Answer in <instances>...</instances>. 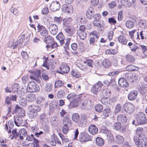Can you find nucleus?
<instances>
[{
  "instance_id": "25",
  "label": "nucleus",
  "mask_w": 147,
  "mask_h": 147,
  "mask_svg": "<svg viewBox=\"0 0 147 147\" xmlns=\"http://www.w3.org/2000/svg\"><path fill=\"white\" fill-rule=\"evenodd\" d=\"M26 99L29 102H32L36 100V97L34 94L30 93L27 95Z\"/></svg>"
},
{
  "instance_id": "35",
  "label": "nucleus",
  "mask_w": 147,
  "mask_h": 147,
  "mask_svg": "<svg viewBox=\"0 0 147 147\" xmlns=\"http://www.w3.org/2000/svg\"><path fill=\"white\" fill-rule=\"evenodd\" d=\"M124 140V138L122 136L120 135L116 136L115 142L117 144H121L123 142Z\"/></svg>"
},
{
  "instance_id": "3",
  "label": "nucleus",
  "mask_w": 147,
  "mask_h": 147,
  "mask_svg": "<svg viewBox=\"0 0 147 147\" xmlns=\"http://www.w3.org/2000/svg\"><path fill=\"white\" fill-rule=\"evenodd\" d=\"M85 27L84 25H81L77 30V34L80 39L82 40H85L87 37V33L85 30Z\"/></svg>"
},
{
  "instance_id": "59",
  "label": "nucleus",
  "mask_w": 147,
  "mask_h": 147,
  "mask_svg": "<svg viewBox=\"0 0 147 147\" xmlns=\"http://www.w3.org/2000/svg\"><path fill=\"white\" fill-rule=\"evenodd\" d=\"M121 106L119 104H117L115 106L114 110V113L115 114L118 113L120 111Z\"/></svg>"
},
{
  "instance_id": "48",
  "label": "nucleus",
  "mask_w": 147,
  "mask_h": 147,
  "mask_svg": "<svg viewBox=\"0 0 147 147\" xmlns=\"http://www.w3.org/2000/svg\"><path fill=\"white\" fill-rule=\"evenodd\" d=\"M64 83L62 81L58 80L55 82V88H59L63 86Z\"/></svg>"
},
{
  "instance_id": "53",
  "label": "nucleus",
  "mask_w": 147,
  "mask_h": 147,
  "mask_svg": "<svg viewBox=\"0 0 147 147\" xmlns=\"http://www.w3.org/2000/svg\"><path fill=\"white\" fill-rule=\"evenodd\" d=\"M18 84H14L11 87L12 92L13 93L17 92L18 91Z\"/></svg>"
},
{
  "instance_id": "12",
  "label": "nucleus",
  "mask_w": 147,
  "mask_h": 147,
  "mask_svg": "<svg viewBox=\"0 0 147 147\" xmlns=\"http://www.w3.org/2000/svg\"><path fill=\"white\" fill-rule=\"evenodd\" d=\"M60 4L59 2L55 1L52 2L50 6L51 10L53 11H55L60 9Z\"/></svg>"
},
{
  "instance_id": "8",
  "label": "nucleus",
  "mask_w": 147,
  "mask_h": 147,
  "mask_svg": "<svg viewBox=\"0 0 147 147\" xmlns=\"http://www.w3.org/2000/svg\"><path fill=\"white\" fill-rule=\"evenodd\" d=\"M37 28L38 32L41 36H46L47 35L48 31L44 26L38 24Z\"/></svg>"
},
{
  "instance_id": "60",
  "label": "nucleus",
  "mask_w": 147,
  "mask_h": 147,
  "mask_svg": "<svg viewBox=\"0 0 147 147\" xmlns=\"http://www.w3.org/2000/svg\"><path fill=\"white\" fill-rule=\"evenodd\" d=\"M121 124L119 122H117L113 125V128L116 130H119L121 127Z\"/></svg>"
},
{
  "instance_id": "33",
  "label": "nucleus",
  "mask_w": 147,
  "mask_h": 147,
  "mask_svg": "<svg viewBox=\"0 0 147 147\" xmlns=\"http://www.w3.org/2000/svg\"><path fill=\"white\" fill-rule=\"evenodd\" d=\"M126 69L129 71H137L139 69V67L132 65H130L126 67Z\"/></svg>"
},
{
  "instance_id": "26",
  "label": "nucleus",
  "mask_w": 147,
  "mask_h": 147,
  "mask_svg": "<svg viewBox=\"0 0 147 147\" xmlns=\"http://www.w3.org/2000/svg\"><path fill=\"white\" fill-rule=\"evenodd\" d=\"M14 112L16 114L21 116L24 114V111L18 105H16Z\"/></svg>"
},
{
  "instance_id": "42",
  "label": "nucleus",
  "mask_w": 147,
  "mask_h": 147,
  "mask_svg": "<svg viewBox=\"0 0 147 147\" xmlns=\"http://www.w3.org/2000/svg\"><path fill=\"white\" fill-rule=\"evenodd\" d=\"M53 38L51 36H47L45 39V42L47 44H51L53 42Z\"/></svg>"
},
{
  "instance_id": "64",
  "label": "nucleus",
  "mask_w": 147,
  "mask_h": 147,
  "mask_svg": "<svg viewBox=\"0 0 147 147\" xmlns=\"http://www.w3.org/2000/svg\"><path fill=\"white\" fill-rule=\"evenodd\" d=\"M93 61L90 59H87L84 61V63H87V65L90 67H92L93 66Z\"/></svg>"
},
{
  "instance_id": "18",
  "label": "nucleus",
  "mask_w": 147,
  "mask_h": 147,
  "mask_svg": "<svg viewBox=\"0 0 147 147\" xmlns=\"http://www.w3.org/2000/svg\"><path fill=\"white\" fill-rule=\"evenodd\" d=\"M95 13L94 9L92 7L88 8L86 13V16L89 19H92Z\"/></svg>"
},
{
  "instance_id": "11",
  "label": "nucleus",
  "mask_w": 147,
  "mask_h": 147,
  "mask_svg": "<svg viewBox=\"0 0 147 147\" xmlns=\"http://www.w3.org/2000/svg\"><path fill=\"white\" fill-rule=\"evenodd\" d=\"M113 98H109L104 97L101 99L100 102L104 105L109 106L111 105L112 102L115 101V100H113Z\"/></svg>"
},
{
  "instance_id": "7",
  "label": "nucleus",
  "mask_w": 147,
  "mask_h": 147,
  "mask_svg": "<svg viewBox=\"0 0 147 147\" xmlns=\"http://www.w3.org/2000/svg\"><path fill=\"white\" fill-rule=\"evenodd\" d=\"M103 85L102 82L99 81L91 89L92 92L95 94H97L98 92L101 89V88Z\"/></svg>"
},
{
  "instance_id": "30",
  "label": "nucleus",
  "mask_w": 147,
  "mask_h": 147,
  "mask_svg": "<svg viewBox=\"0 0 147 147\" xmlns=\"http://www.w3.org/2000/svg\"><path fill=\"white\" fill-rule=\"evenodd\" d=\"M118 40L121 44L125 45L126 44L127 40L126 38L124 36L121 35L119 36L118 37Z\"/></svg>"
},
{
  "instance_id": "57",
  "label": "nucleus",
  "mask_w": 147,
  "mask_h": 147,
  "mask_svg": "<svg viewBox=\"0 0 147 147\" xmlns=\"http://www.w3.org/2000/svg\"><path fill=\"white\" fill-rule=\"evenodd\" d=\"M50 121L53 127H56L58 124V120L55 118H52Z\"/></svg>"
},
{
  "instance_id": "47",
  "label": "nucleus",
  "mask_w": 147,
  "mask_h": 147,
  "mask_svg": "<svg viewBox=\"0 0 147 147\" xmlns=\"http://www.w3.org/2000/svg\"><path fill=\"white\" fill-rule=\"evenodd\" d=\"M62 131L63 133L65 134H67L69 130V127L67 125H62Z\"/></svg>"
},
{
  "instance_id": "55",
  "label": "nucleus",
  "mask_w": 147,
  "mask_h": 147,
  "mask_svg": "<svg viewBox=\"0 0 147 147\" xmlns=\"http://www.w3.org/2000/svg\"><path fill=\"white\" fill-rule=\"evenodd\" d=\"M8 125L9 130L8 132V133H10L11 132V129L13 128L14 125L13 121L11 120H9L8 122Z\"/></svg>"
},
{
  "instance_id": "2",
  "label": "nucleus",
  "mask_w": 147,
  "mask_h": 147,
  "mask_svg": "<svg viewBox=\"0 0 147 147\" xmlns=\"http://www.w3.org/2000/svg\"><path fill=\"white\" fill-rule=\"evenodd\" d=\"M136 119V122L138 124L141 125L147 123V121L146 115L142 112H140L137 114Z\"/></svg>"
},
{
  "instance_id": "1",
  "label": "nucleus",
  "mask_w": 147,
  "mask_h": 147,
  "mask_svg": "<svg viewBox=\"0 0 147 147\" xmlns=\"http://www.w3.org/2000/svg\"><path fill=\"white\" fill-rule=\"evenodd\" d=\"M40 90L39 85L35 81H32L28 83L26 91L27 92H38Z\"/></svg>"
},
{
  "instance_id": "16",
  "label": "nucleus",
  "mask_w": 147,
  "mask_h": 147,
  "mask_svg": "<svg viewBox=\"0 0 147 147\" xmlns=\"http://www.w3.org/2000/svg\"><path fill=\"white\" fill-rule=\"evenodd\" d=\"M138 92L136 90L131 91L128 94V98L129 100H135L138 95Z\"/></svg>"
},
{
  "instance_id": "62",
  "label": "nucleus",
  "mask_w": 147,
  "mask_h": 147,
  "mask_svg": "<svg viewBox=\"0 0 147 147\" xmlns=\"http://www.w3.org/2000/svg\"><path fill=\"white\" fill-rule=\"evenodd\" d=\"M140 46L144 54L147 56V47L141 45H140Z\"/></svg>"
},
{
  "instance_id": "27",
  "label": "nucleus",
  "mask_w": 147,
  "mask_h": 147,
  "mask_svg": "<svg viewBox=\"0 0 147 147\" xmlns=\"http://www.w3.org/2000/svg\"><path fill=\"white\" fill-rule=\"evenodd\" d=\"M117 120L118 121L122 123H125L127 122V119L125 115L120 114L118 115L117 117Z\"/></svg>"
},
{
  "instance_id": "44",
  "label": "nucleus",
  "mask_w": 147,
  "mask_h": 147,
  "mask_svg": "<svg viewBox=\"0 0 147 147\" xmlns=\"http://www.w3.org/2000/svg\"><path fill=\"white\" fill-rule=\"evenodd\" d=\"M139 24L142 27L146 28H147V21L145 20L141 19L139 22Z\"/></svg>"
},
{
  "instance_id": "15",
  "label": "nucleus",
  "mask_w": 147,
  "mask_h": 147,
  "mask_svg": "<svg viewBox=\"0 0 147 147\" xmlns=\"http://www.w3.org/2000/svg\"><path fill=\"white\" fill-rule=\"evenodd\" d=\"M31 130L33 133V134L37 137H39L40 136L43 134V132L41 131H39L38 127L36 126H32L31 127Z\"/></svg>"
},
{
  "instance_id": "39",
  "label": "nucleus",
  "mask_w": 147,
  "mask_h": 147,
  "mask_svg": "<svg viewBox=\"0 0 147 147\" xmlns=\"http://www.w3.org/2000/svg\"><path fill=\"white\" fill-rule=\"evenodd\" d=\"M125 26L127 28L131 29L133 27L134 24L133 21L129 20L126 22Z\"/></svg>"
},
{
  "instance_id": "31",
  "label": "nucleus",
  "mask_w": 147,
  "mask_h": 147,
  "mask_svg": "<svg viewBox=\"0 0 147 147\" xmlns=\"http://www.w3.org/2000/svg\"><path fill=\"white\" fill-rule=\"evenodd\" d=\"M62 122V125H65L69 126L71 123V121L70 118L67 117H65L64 118Z\"/></svg>"
},
{
  "instance_id": "14",
  "label": "nucleus",
  "mask_w": 147,
  "mask_h": 147,
  "mask_svg": "<svg viewBox=\"0 0 147 147\" xmlns=\"http://www.w3.org/2000/svg\"><path fill=\"white\" fill-rule=\"evenodd\" d=\"M48 28L51 33L54 35L56 34L58 30L57 26L55 24L49 25Z\"/></svg>"
},
{
  "instance_id": "4",
  "label": "nucleus",
  "mask_w": 147,
  "mask_h": 147,
  "mask_svg": "<svg viewBox=\"0 0 147 147\" xmlns=\"http://www.w3.org/2000/svg\"><path fill=\"white\" fill-rule=\"evenodd\" d=\"M124 109L125 112L130 114L133 113L135 110L134 105L130 103H127L124 105Z\"/></svg>"
},
{
  "instance_id": "46",
  "label": "nucleus",
  "mask_w": 147,
  "mask_h": 147,
  "mask_svg": "<svg viewBox=\"0 0 147 147\" xmlns=\"http://www.w3.org/2000/svg\"><path fill=\"white\" fill-rule=\"evenodd\" d=\"M72 18L70 17L64 19L63 20V24L65 26H67V25H68L70 24L72 21Z\"/></svg>"
},
{
  "instance_id": "13",
  "label": "nucleus",
  "mask_w": 147,
  "mask_h": 147,
  "mask_svg": "<svg viewBox=\"0 0 147 147\" xmlns=\"http://www.w3.org/2000/svg\"><path fill=\"white\" fill-rule=\"evenodd\" d=\"M143 129L142 127H138L136 130V134L140 138H144L145 140L147 141V136L143 133Z\"/></svg>"
},
{
  "instance_id": "38",
  "label": "nucleus",
  "mask_w": 147,
  "mask_h": 147,
  "mask_svg": "<svg viewBox=\"0 0 147 147\" xmlns=\"http://www.w3.org/2000/svg\"><path fill=\"white\" fill-rule=\"evenodd\" d=\"M65 40H66V42L63 47L65 49V51L67 52V51L69 49V44L71 39L69 38L65 39Z\"/></svg>"
},
{
  "instance_id": "6",
  "label": "nucleus",
  "mask_w": 147,
  "mask_h": 147,
  "mask_svg": "<svg viewBox=\"0 0 147 147\" xmlns=\"http://www.w3.org/2000/svg\"><path fill=\"white\" fill-rule=\"evenodd\" d=\"M70 70L69 67L66 63H63L60 65L59 67V71L57 72L61 74H66L68 73Z\"/></svg>"
},
{
  "instance_id": "54",
  "label": "nucleus",
  "mask_w": 147,
  "mask_h": 147,
  "mask_svg": "<svg viewBox=\"0 0 147 147\" xmlns=\"http://www.w3.org/2000/svg\"><path fill=\"white\" fill-rule=\"evenodd\" d=\"M90 102V101L89 100H84L81 106V108L82 109H84L86 107V106H87L89 104Z\"/></svg>"
},
{
  "instance_id": "5",
  "label": "nucleus",
  "mask_w": 147,
  "mask_h": 147,
  "mask_svg": "<svg viewBox=\"0 0 147 147\" xmlns=\"http://www.w3.org/2000/svg\"><path fill=\"white\" fill-rule=\"evenodd\" d=\"M40 70H34V74L30 76V78L39 83L41 82V78L40 76Z\"/></svg>"
},
{
  "instance_id": "36",
  "label": "nucleus",
  "mask_w": 147,
  "mask_h": 147,
  "mask_svg": "<svg viewBox=\"0 0 147 147\" xmlns=\"http://www.w3.org/2000/svg\"><path fill=\"white\" fill-rule=\"evenodd\" d=\"M53 86L51 83H48L46 84L45 86V91L48 92L51 91L53 90Z\"/></svg>"
},
{
  "instance_id": "61",
  "label": "nucleus",
  "mask_w": 147,
  "mask_h": 147,
  "mask_svg": "<svg viewBox=\"0 0 147 147\" xmlns=\"http://www.w3.org/2000/svg\"><path fill=\"white\" fill-rule=\"evenodd\" d=\"M45 99L44 97L41 96L38 97L36 100V102L38 104H40L41 103L44 102Z\"/></svg>"
},
{
  "instance_id": "41",
  "label": "nucleus",
  "mask_w": 147,
  "mask_h": 147,
  "mask_svg": "<svg viewBox=\"0 0 147 147\" xmlns=\"http://www.w3.org/2000/svg\"><path fill=\"white\" fill-rule=\"evenodd\" d=\"M102 64L103 66L105 68H108L111 65V63L109 60L107 59H105L103 61Z\"/></svg>"
},
{
  "instance_id": "21",
  "label": "nucleus",
  "mask_w": 147,
  "mask_h": 147,
  "mask_svg": "<svg viewBox=\"0 0 147 147\" xmlns=\"http://www.w3.org/2000/svg\"><path fill=\"white\" fill-rule=\"evenodd\" d=\"M56 38L59 42L61 45H62L65 42V37L63 33L61 32L56 36Z\"/></svg>"
},
{
  "instance_id": "19",
  "label": "nucleus",
  "mask_w": 147,
  "mask_h": 147,
  "mask_svg": "<svg viewBox=\"0 0 147 147\" xmlns=\"http://www.w3.org/2000/svg\"><path fill=\"white\" fill-rule=\"evenodd\" d=\"M14 121L16 125L19 126L20 125L22 126L24 124V121L22 117L17 116L16 117H14Z\"/></svg>"
},
{
  "instance_id": "23",
  "label": "nucleus",
  "mask_w": 147,
  "mask_h": 147,
  "mask_svg": "<svg viewBox=\"0 0 147 147\" xmlns=\"http://www.w3.org/2000/svg\"><path fill=\"white\" fill-rule=\"evenodd\" d=\"M63 9L65 12L71 14L73 12V7L72 6L64 4L63 5Z\"/></svg>"
},
{
  "instance_id": "45",
  "label": "nucleus",
  "mask_w": 147,
  "mask_h": 147,
  "mask_svg": "<svg viewBox=\"0 0 147 147\" xmlns=\"http://www.w3.org/2000/svg\"><path fill=\"white\" fill-rule=\"evenodd\" d=\"M56 138H55L54 136H52L49 140V142L52 145L55 146L56 145Z\"/></svg>"
},
{
  "instance_id": "51",
  "label": "nucleus",
  "mask_w": 147,
  "mask_h": 147,
  "mask_svg": "<svg viewBox=\"0 0 147 147\" xmlns=\"http://www.w3.org/2000/svg\"><path fill=\"white\" fill-rule=\"evenodd\" d=\"M103 94L104 96L107 97H109L111 94V91L110 89L107 88L103 91Z\"/></svg>"
},
{
  "instance_id": "17",
  "label": "nucleus",
  "mask_w": 147,
  "mask_h": 147,
  "mask_svg": "<svg viewBox=\"0 0 147 147\" xmlns=\"http://www.w3.org/2000/svg\"><path fill=\"white\" fill-rule=\"evenodd\" d=\"M118 84L121 87L124 88L127 87L129 85L127 80L124 78H121L119 80Z\"/></svg>"
},
{
  "instance_id": "52",
  "label": "nucleus",
  "mask_w": 147,
  "mask_h": 147,
  "mask_svg": "<svg viewBox=\"0 0 147 147\" xmlns=\"http://www.w3.org/2000/svg\"><path fill=\"white\" fill-rule=\"evenodd\" d=\"M54 20L55 23L57 24H60L61 23L63 20L61 17H57L55 16L54 18Z\"/></svg>"
},
{
  "instance_id": "40",
  "label": "nucleus",
  "mask_w": 147,
  "mask_h": 147,
  "mask_svg": "<svg viewBox=\"0 0 147 147\" xmlns=\"http://www.w3.org/2000/svg\"><path fill=\"white\" fill-rule=\"evenodd\" d=\"M126 59L127 61L131 63L134 62L135 60L133 55L129 54L126 55Z\"/></svg>"
},
{
  "instance_id": "43",
  "label": "nucleus",
  "mask_w": 147,
  "mask_h": 147,
  "mask_svg": "<svg viewBox=\"0 0 147 147\" xmlns=\"http://www.w3.org/2000/svg\"><path fill=\"white\" fill-rule=\"evenodd\" d=\"M71 74L73 76L77 78H78L80 76V73L77 70L75 69L72 70Z\"/></svg>"
},
{
  "instance_id": "28",
  "label": "nucleus",
  "mask_w": 147,
  "mask_h": 147,
  "mask_svg": "<svg viewBox=\"0 0 147 147\" xmlns=\"http://www.w3.org/2000/svg\"><path fill=\"white\" fill-rule=\"evenodd\" d=\"M19 139L21 140H24V137L27 136V134L26 129L25 128H22L20 130Z\"/></svg>"
},
{
  "instance_id": "56",
  "label": "nucleus",
  "mask_w": 147,
  "mask_h": 147,
  "mask_svg": "<svg viewBox=\"0 0 147 147\" xmlns=\"http://www.w3.org/2000/svg\"><path fill=\"white\" fill-rule=\"evenodd\" d=\"M109 140L113 141L114 139L113 136L110 131H109L106 134Z\"/></svg>"
},
{
  "instance_id": "63",
  "label": "nucleus",
  "mask_w": 147,
  "mask_h": 147,
  "mask_svg": "<svg viewBox=\"0 0 147 147\" xmlns=\"http://www.w3.org/2000/svg\"><path fill=\"white\" fill-rule=\"evenodd\" d=\"M5 103L7 105H11V100L10 98L8 96H7L5 98Z\"/></svg>"
},
{
  "instance_id": "58",
  "label": "nucleus",
  "mask_w": 147,
  "mask_h": 147,
  "mask_svg": "<svg viewBox=\"0 0 147 147\" xmlns=\"http://www.w3.org/2000/svg\"><path fill=\"white\" fill-rule=\"evenodd\" d=\"M12 135H13L15 139H17L19 137H20V133L17 132V129H14L12 131Z\"/></svg>"
},
{
  "instance_id": "49",
  "label": "nucleus",
  "mask_w": 147,
  "mask_h": 147,
  "mask_svg": "<svg viewBox=\"0 0 147 147\" xmlns=\"http://www.w3.org/2000/svg\"><path fill=\"white\" fill-rule=\"evenodd\" d=\"M103 115L105 117H108L111 113V109L107 108L105 109L103 111Z\"/></svg>"
},
{
  "instance_id": "9",
  "label": "nucleus",
  "mask_w": 147,
  "mask_h": 147,
  "mask_svg": "<svg viewBox=\"0 0 147 147\" xmlns=\"http://www.w3.org/2000/svg\"><path fill=\"white\" fill-rule=\"evenodd\" d=\"M91 137L87 134L85 133H81L80 136V139L81 142H86L91 140Z\"/></svg>"
},
{
  "instance_id": "34",
  "label": "nucleus",
  "mask_w": 147,
  "mask_h": 147,
  "mask_svg": "<svg viewBox=\"0 0 147 147\" xmlns=\"http://www.w3.org/2000/svg\"><path fill=\"white\" fill-rule=\"evenodd\" d=\"M72 119L73 121L77 123L80 122V117L78 113L74 114L72 116Z\"/></svg>"
},
{
  "instance_id": "24",
  "label": "nucleus",
  "mask_w": 147,
  "mask_h": 147,
  "mask_svg": "<svg viewBox=\"0 0 147 147\" xmlns=\"http://www.w3.org/2000/svg\"><path fill=\"white\" fill-rule=\"evenodd\" d=\"M89 132L92 134L94 135L97 133L98 129L97 127L94 125H90L89 127Z\"/></svg>"
},
{
  "instance_id": "10",
  "label": "nucleus",
  "mask_w": 147,
  "mask_h": 147,
  "mask_svg": "<svg viewBox=\"0 0 147 147\" xmlns=\"http://www.w3.org/2000/svg\"><path fill=\"white\" fill-rule=\"evenodd\" d=\"M134 140L136 144L137 145V147H144V146H142V144L144 142L145 140L144 138H141V137L138 138L136 136H134Z\"/></svg>"
},
{
  "instance_id": "22",
  "label": "nucleus",
  "mask_w": 147,
  "mask_h": 147,
  "mask_svg": "<svg viewBox=\"0 0 147 147\" xmlns=\"http://www.w3.org/2000/svg\"><path fill=\"white\" fill-rule=\"evenodd\" d=\"M26 139L29 141H32L33 140H34V142L35 143L36 147L39 146V141L37 139L35 138L33 134H31L30 136H27Z\"/></svg>"
},
{
  "instance_id": "32",
  "label": "nucleus",
  "mask_w": 147,
  "mask_h": 147,
  "mask_svg": "<svg viewBox=\"0 0 147 147\" xmlns=\"http://www.w3.org/2000/svg\"><path fill=\"white\" fill-rule=\"evenodd\" d=\"M78 101L77 99H74L72 101L70 102L69 105L68 106L70 108L73 107H77L78 105Z\"/></svg>"
},
{
  "instance_id": "37",
  "label": "nucleus",
  "mask_w": 147,
  "mask_h": 147,
  "mask_svg": "<svg viewBox=\"0 0 147 147\" xmlns=\"http://www.w3.org/2000/svg\"><path fill=\"white\" fill-rule=\"evenodd\" d=\"M96 140V144L99 146H101L104 144V140L100 137H97Z\"/></svg>"
},
{
  "instance_id": "50",
  "label": "nucleus",
  "mask_w": 147,
  "mask_h": 147,
  "mask_svg": "<svg viewBox=\"0 0 147 147\" xmlns=\"http://www.w3.org/2000/svg\"><path fill=\"white\" fill-rule=\"evenodd\" d=\"M95 109L97 112H101L103 110L102 106L100 104H97L95 106Z\"/></svg>"
},
{
  "instance_id": "20",
  "label": "nucleus",
  "mask_w": 147,
  "mask_h": 147,
  "mask_svg": "<svg viewBox=\"0 0 147 147\" xmlns=\"http://www.w3.org/2000/svg\"><path fill=\"white\" fill-rule=\"evenodd\" d=\"M65 31L68 36L72 35L74 33L73 27L71 26H66L64 27Z\"/></svg>"
},
{
  "instance_id": "29",
  "label": "nucleus",
  "mask_w": 147,
  "mask_h": 147,
  "mask_svg": "<svg viewBox=\"0 0 147 147\" xmlns=\"http://www.w3.org/2000/svg\"><path fill=\"white\" fill-rule=\"evenodd\" d=\"M65 95V93L64 90L62 89L59 90L56 93V96L58 98H63Z\"/></svg>"
}]
</instances>
